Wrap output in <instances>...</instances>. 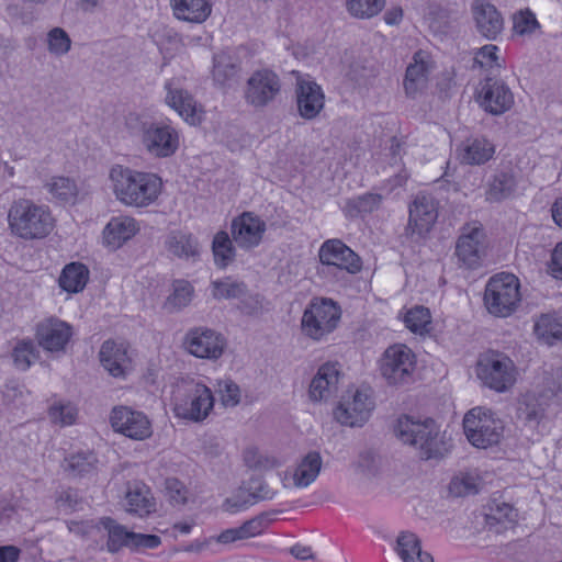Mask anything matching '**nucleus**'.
Instances as JSON below:
<instances>
[{"mask_svg": "<svg viewBox=\"0 0 562 562\" xmlns=\"http://www.w3.org/2000/svg\"><path fill=\"white\" fill-rule=\"evenodd\" d=\"M519 280L513 273H498L492 277L484 293L487 311L501 317L510 315L520 301Z\"/></svg>", "mask_w": 562, "mask_h": 562, "instance_id": "0eeeda50", "label": "nucleus"}, {"mask_svg": "<svg viewBox=\"0 0 562 562\" xmlns=\"http://www.w3.org/2000/svg\"><path fill=\"white\" fill-rule=\"evenodd\" d=\"M539 27L535 13L529 9L519 11L513 18V30L518 35L532 34Z\"/></svg>", "mask_w": 562, "mask_h": 562, "instance_id": "5fc2aeb1", "label": "nucleus"}, {"mask_svg": "<svg viewBox=\"0 0 562 562\" xmlns=\"http://www.w3.org/2000/svg\"><path fill=\"white\" fill-rule=\"evenodd\" d=\"M177 19L191 23L204 22L212 12L210 0H170Z\"/></svg>", "mask_w": 562, "mask_h": 562, "instance_id": "7c9ffc66", "label": "nucleus"}, {"mask_svg": "<svg viewBox=\"0 0 562 562\" xmlns=\"http://www.w3.org/2000/svg\"><path fill=\"white\" fill-rule=\"evenodd\" d=\"M321 263L330 269L345 270L356 274L362 268L360 257L340 239H327L318 249Z\"/></svg>", "mask_w": 562, "mask_h": 562, "instance_id": "dca6fc26", "label": "nucleus"}, {"mask_svg": "<svg viewBox=\"0 0 562 562\" xmlns=\"http://www.w3.org/2000/svg\"><path fill=\"white\" fill-rule=\"evenodd\" d=\"M238 66L227 55L214 57L212 77L220 87H229L238 74Z\"/></svg>", "mask_w": 562, "mask_h": 562, "instance_id": "79ce46f5", "label": "nucleus"}, {"mask_svg": "<svg viewBox=\"0 0 562 562\" xmlns=\"http://www.w3.org/2000/svg\"><path fill=\"white\" fill-rule=\"evenodd\" d=\"M212 251L215 265L220 268H226L236 256L235 247L228 234L224 231L216 233L212 243Z\"/></svg>", "mask_w": 562, "mask_h": 562, "instance_id": "a19ab883", "label": "nucleus"}, {"mask_svg": "<svg viewBox=\"0 0 562 562\" xmlns=\"http://www.w3.org/2000/svg\"><path fill=\"white\" fill-rule=\"evenodd\" d=\"M548 271L553 278L562 280V241L552 250Z\"/></svg>", "mask_w": 562, "mask_h": 562, "instance_id": "0e129e2a", "label": "nucleus"}, {"mask_svg": "<svg viewBox=\"0 0 562 562\" xmlns=\"http://www.w3.org/2000/svg\"><path fill=\"white\" fill-rule=\"evenodd\" d=\"M21 552L20 548L12 544L0 546V562H18Z\"/></svg>", "mask_w": 562, "mask_h": 562, "instance_id": "338daca9", "label": "nucleus"}, {"mask_svg": "<svg viewBox=\"0 0 562 562\" xmlns=\"http://www.w3.org/2000/svg\"><path fill=\"white\" fill-rule=\"evenodd\" d=\"M100 527L108 533L106 550L111 553L119 552L123 547L128 546L132 531L123 525L117 524L111 517L100 518Z\"/></svg>", "mask_w": 562, "mask_h": 562, "instance_id": "4c0bfd02", "label": "nucleus"}, {"mask_svg": "<svg viewBox=\"0 0 562 562\" xmlns=\"http://www.w3.org/2000/svg\"><path fill=\"white\" fill-rule=\"evenodd\" d=\"M471 13L476 32L490 41H495L504 30V19L497 8L485 1L474 0Z\"/></svg>", "mask_w": 562, "mask_h": 562, "instance_id": "5701e85b", "label": "nucleus"}, {"mask_svg": "<svg viewBox=\"0 0 562 562\" xmlns=\"http://www.w3.org/2000/svg\"><path fill=\"white\" fill-rule=\"evenodd\" d=\"M165 88L167 90V104L175 109L187 122L191 124L199 122L196 102L193 97L186 90L173 88L171 81L166 82Z\"/></svg>", "mask_w": 562, "mask_h": 562, "instance_id": "c85d7f7f", "label": "nucleus"}, {"mask_svg": "<svg viewBox=\"0 0 562 562\" xmlns=\"http://www.w3.org/2000/svg\"><path fill=\"white\" fill-rule=\"evenodd\" d=\"M183 345L186 350L195 358L217 360L225 350L226 339L214 329L195 327L186 334Z\"/></svg>", "mask_w": 562, "mask_h": 562, "instance_id": "4468645a", "label": "nucleus"}, {"mask_svg": "<svg viewBox=\"0 0 562 562\" xmlns=\"http://www.w3.org/2000/svg\"><path fill=\"white\" fill-rule=\"evenodd\" d=\"M535 333L540 340L552 346L562 340V322L549 314L541 315L535 324Z\"/></svg>", "mask_w": 562, "mask_h": 562, "instance_id": "ea45409f", "label": "nucleus"}, {"mask_svg": "<svg viewBox=\"0 0 562 562\" xmlns=\"http://www.w3.org/2000/svg\"><path fill=\"white\" fill-rule=\"evenodd\" d=\"M415 366V353L402 344L386 348L380 360L381 374L391 385L407 383L412 379Z\"/></svg>", "mask_w": 562, "mask_h": 562, "instance_id": "1a4fd4ad", "label": "nucleus"}, {"mask_svg": "<svg viewBox=\"0 0 562 562\" xmlns=\"http://www.w3.org/2000/svg\"><path fill=\"white\" fill-rule=\"evenodd\" d=\"M125 507L128 513L144 517L155 510V503L144 484L133 483L127 486Z\"/></svg>", "mask_w": 562, "mask_h": 562, "instance_id": "2f4dec72", "label": "nucleus"}, {"mask_svg": "<svg viewBox=\"0 0 562 562\" xmlns=\"http://www.w3.org/2000/svg\"><path fill=\"white\" fill-rule=\"evenodd\" d=\"M67 528L71 533H75L80 537H91L97 531L100 530V519L98 521L87 520V521H77L69 520L67 521Z\"/></svg>", "mask_w": 562, "mask_h": 562, "instance_id": "052dcab7", "label": "nucleus"}, {"mask_svg": "<svg viewBox=\"0 0 562 562\" xmlns=\"http://www.w3.org/2000/svg\"><path fill=\"white\" fill-rule=\"evenodd\" d=\"M463 429L472 446L486 449L501 442L504 423L491 409L477 406L464 415Z\"/></svg>", "mask_w": 562, "mask_h": 562, "instance_id": "39448f33", "label": "nucleus"}, {"mask_svg": "<svg viewBox=\"0 0 562 562\" xmlns=\"http://www.w3.org/2000/svg\"><path fill=\"white\" fill-rule=\"evenodd\" d=\"M139 231L135 218L131 216H114L103 229V240L112 249L120 248Z\"/></svg>", "mask_w": 562, "mask_h": 562, "instance_id": "bb28decb", "label": "nucleus"}, {"mask_svg": "<svg viewBox=\"0 0 562 562\" xmlns=\"http://www.w3.org/2000/svg\"><path fill=\"white\" fill-rule=\"evenodd\" d=\"M394 434L403 443L416 448L424 460L442 458L449 450L438 425L431 418L415 420L404 415L397 419Z\"/></svg>", "mask_w": 562, "mask_h": 562, "instance_id": "7ed1b4c3", "label": "nucleus"}, {"mask_svg": "<svg viewBox=\"0 0 562 562\" xmlns=\"http://www.w3.org/2000/svg\"><path fill=\"white\" fill-rule=\"evenodd\" d=\"M89 279V270L85 265L71 262L67 265L58 279L59 286L68 293L82 291Z\"/></svg>", "mask_w": 562, "mask_h": 562, "instance_id": "c9c22d12", "label": "nucleus"}, {"mask_svg": "<svg viewBox=\"0 0 562 562\" xmlns=\"http://www.w3.org/2000/svg\"><path fill=\"white\" fill-rule=\"evenodd\" d=\"M47 45L50 54L61 56L71 48V40L61 27H54L47 34Z\"/></svg>", "mask_w": 562, "mask_h": 562, "instance_id": "864d4df0", "label": "nucleus"}, {"mask_svg": "<svg viewBox=\"0 0 562 562\" xmlns=\"http://www.w3.org/2000/svg\"><path fill=\"white\" fill-rule=\"evenodd\" d=\"M212 288L213 297L216 300L238 299L247 292V286L244 282L232 281L229 278L213 281Z\"/></svg>", "mask_w": 562, "mask_h": 562, "instance_id": "de8ad7c7", "label": "nucleus"}, {"mask_svg": "<svg viewBox=\"0 0 562 562\" xmlns=\"http://www.w3.org/2000/svg\"><path fill=\"white\" fill-rule=\"evenodd\" d=\"M281 93L280 77L272 70H256L248 78L244 98L247 104L262 109L276 101Z\"/></svg>", "mask_w": 562, "mask_h": 562, "instance_id": "f8f14e48", "label": "nucleus"}, {"mask_svg": "<svg viewBox=\"0 0 562 562\" xmlns=\"http://www.w3.org/2000/svg\"><path fill=\"white\" fill-rule=\"evenodd\" d=\"M486 235L481 224L468 223L461 227L456 244V256L465 268L481 267L486 256Z\"/></svg>", "mask_w": 562, "mask_h": 562, "instance_id": "9b49d317", "label": "nucleus"}, {"mask_svg": "<svg viewBox=\"0 0 562 562\" xmlns=\"http://www.w3.org/2000/svg\"><path fill=\"white\" fill-rule=\"evenodd\" d=\"M395 551L403 562H434L431 554L422 550L420 540L413 532L400 533Z\"/></svg>", "mask_w": 562, "mask_h": 562, "instance_id": "72a5a7b5", "label": "nucleus"}, {"mask_svg": "<svg viewBox=\"0 0 562 562\" xmlns=\"http://www.w3.org/2000/svg\"><path fill=\"white\" fill-rule=\"evenodd\" d=\"M323 465L319 452L310 451L296 465L293 472V485L299 488L310 486L318 476Z\"/></svg>", "mask_w": 562, "mask_h": 562, "instance_id": "473e14b6", "label": "nucleus"}, {"mask_svg": "<svg viewBox=\"0 0 562 562\" xmlns=\"http://www.w3.org/2000/svg\"><path fill=\"white\" fill-rule=\"evenodd\" d=\"M385 0H347L348 12L358 19H370L380 13Z\"/></svg>", "mask_w": 562, "mask_h": 562, "instance_id": "09e8293b", "label": "nucleus"}, {"mask_svg": "<svg viewBox=\"0 0 562 562\" xmlns=\"http://www.w3.org/2000/svg\"><path fill=\"white\" fill-rule=\"evenodd\" d=\"M194 296L193 285L183 279L172 282V292L165 302V308L171 313L179 312L187 307Z\"/></svg>", "mask_w": 562, "mask_h": 562, "instance_id": "58836bf2", "label": "nucleus"}, {"mask_svg": "<svg viewBox=\"0 0 562 562\" xmlns=\"http://www.w3.org/2000/svg\"><path fill=\"white\" fill-rule=\"evenodd\" d=\"M77 416L78 409L70 402H57L48 408L50 422L60 427L74 425Z\"/></svg>", "mask_w": 562, "mask_h": 562, "instance_id": "a18cd8bd", "label": "nucleus"}, {"mask_svg": "<svg viewBox=\"0 0 562 562\" xmlns=\"http://www.w3.org/2000/svg\"><path fill=\"white\" fill-rule=\"evenodd\" d=\"M165 249L175 258L196 261L201 255V246L198 238L187 232L172 231L165 239Z\"/></svg>", "mask_w": 562, "mask_h": 562, "instance_id": "a878e982", "label": "nucleus"}, {"mask_svg": "<svg viewBox=\"0 0 562 562\" xmlns=\"http://www.w3.org/2000/svg\"><path fill=\"white\" fill-rule=\"evenodd\" d=\"M98 458L92 451H78L65 458L64 471L71 477H82L97 471Z\"/></svg>", "mask_w": 562, "mask_h": 562, "instance_id": "f704fd0d", "label": "nucleus"}, {"mask_svg": "<svg viewBox=\"0 0 562 562\" xmlns=\"http://www.w3.org/2000/svg\"><path fill=\"white\" fill-rule=\"evenodd\" d=\"M476 374L485 386L503 393L515 384L517 372L510 358L493 355L479 361Z\"/></svg>", "mask_w": 562, "mask_h": 562, "instance_id": "9d476101", "label": "nucleus"}, {"mask_svg": "<svg viewBox=\"0 0 562 562\" xmlns=\"http://www.w3.org/2000/svg\"><path fill=\"white\" fill-rule=\"evenodd\" d=\"M243 539H247L261 532V520L250 519L238 527Z\"/></svg>", "mask_w": 562, "mask_h": 562, "instance_id": "69168bd1", "label": "nucleus"}, {"mask_svg": "<svg viewBox=\"0 0 562 562\" xmlns=\"http://www.w3.org/2000/svg\"><path fill=\"white\" fill-rule=\"evenodd\" d=\"M215 391L218 393L225 407H234L240 402V389L231 379L217 380Z\"/></svg>", "mask_w": 562, "mask_h": 562, "instance_id": "603ef678", "label": "nucleus"}, {"mask_svg": "<svg viewBox=\"0 0 562 562\" xmlns=\"http://www.w3.org/2000/svg\"><path fill=\"white\" fill-rule=\"evenodd\" d=\"M234 241L244 249L257 247L266 232V223L251 212H244L232 221Z\"/></svg>", "mask_w": 562, "mask_h": 562, "instance_id": "4be33fe9", "label": "nucleus"}, {"mask_svg": "<svg viewBox=\"0 0 562 562\" xmlns=\"http://www.w3.org/2000/svg\"><path fill=\"white\" fill-rule=\"evenodd\" d=\"M382 202L383 196L381 194L368 192L346 200L342 211L347 217H357L376 211Z\"/></svg>", "mask_w": 562, "mask_h": 562, "instance_id": "e433bc0d", "label": "nucleus"}, {"mask_svg": "<svg viewBox=\"0 0 562 562\" xmlns=\"http://www.w3.org/2000/svg\"><path fill=\"white\" fill-rule=\"evenodd\" d=\"M55 502L58 508L65 513H71L79 507L81 498L76 490L67 488L57 494Z\"/></svg>", "mask_w": 562, "mask_h": 562, "instance_id": "bf43d9fd", "label": "nucleus"}, {"mask_svg": "<svg viewBox=\"0 0 562 562\" xmlns=\"http://www.w3.org/2000/svg\"><path fill=\"white\" fill-rule=\"evenodd\" d=\"M517 181L510 169L497 170L490 179L485 191V200L490 203L502 202L516 190Z\"/></svg>", "mask_w": 562, "mask_h": 562, "instance_id": "c756f323", "label": "nucleus"}, {"mask_svg": "<svg viewBox=\"0 0 562 562\" xmlns=\"http://www.w3.org/2000/svg\"><path fill=\"white\" fill-rule=\"evenodd\" d=\"M295 100L300 116L308 121L316 119L325 106V93L314 80L297 79Z\"/></svg>", "mask_w": 562, "mask_h": 562, "instance_id": "aec40b11", "label": "nucleus"}, {"mask_svg": "<svg viewBox=\"0 0 562 562\" xmlns=\"http://www.w3.org/2000/svg\"><path fill=\"white\" fill-rule=\"evenodd\" d=\"M497 50L498 47L496 45H484L475 54L474 64L480 65V67H493L494 65L499 66L497 63Z\"/></svg>", "mask_w": 562, "mask_h": 562, "instance_id": "e2e57ef3", "label": "nucleus"}, {"mask_svg": "<svg viewBox=\"0 0 562 562\" xmlns=\"http://www.w3.org/2000/svg\"><path fill=\"white\" fill-rule=\"evenodd\" d=\"M142 144L155 158H168L175 155L180 145L179 132L164 122H139Z\"/></svg>", "mask_w": 562, "mask_h": 562, "instance_id": "6e6552de", "label": "nucleus"}, {"mask_svg": "<svg viewBox=\"0 0 562 562\" xmlns=\"http://www.w3.org/2000/svg\"><path fill=\"white\" fill-rule=\"evenodd\" d=\"M516 516L514 508L504 503L502 506L492 509V513L487 515V522L491 527L494 524H502L506 529L515 522Z\"/></svg>", "mask_w": 562, "mask_h": 562, "instance_id": "6e6d98bb", "label": "nucleus"}, {"mask_svg": "<svg viewBox=\"0 0 562 562\" xmlns=\"http://www.w3.org/2000/svg\"><path fill=\"white\" fill-rule=\"evenodd\" d=\"M254 490L252 497L261 501L272 499L276 495V492L269 487L265 482H259L258 486L251 487Z\"/></svg>", "mask_w": 562, "mask_h": 562, "instance_id": "774afa93", "label": "nucleus"}, {"mask_svg": "<svg viewBox=\"0 0 562 562\" xmlns=\"http://www.w3.org/2000/svg\"><path fill=\"white\" fill-rule=\"evenodd\" d=\"M406 234L424 237L432 228L438 217V202L431 194L418 193L409 204Z\"/></svg>", "mask_w": 562, "mask_h": 562, "instance_id": "2eb2a0df", "label": "nucleus"}, {"mask_svg": "<svg viewBox=\"0 0 562 562\" xmlns=\"http://www.w3.org/2000/svg\"><path fill=\"white\" fill-rule=\"evenodd\" d=\"M540 397L544 400L562 398V368H552L544 372Z\"/></svg>", "mask_w": 562, "mask_h": 562, "instance_id": "3c124183", "label": "nucleus"}, {"mask_svg": "<svg viewBox=\"0 0 562 562\" xmlns=\"http://www.w3.org/2000/svg\"><path fill=\"white\" fill-rule=\"evenodd\" d=\"M477 101L487 113L501 115L513 106L514 94L505 82L486 78L479 92Z\"/></svg>", "mask_w": 562, "mask_h": 562, "instance_id": "6ab92c4d", "label": "nucleus"}, {"mask_svg": "<svg viewBox=\"0 0 562 562\" xmlns=\"http://www.w3.org/2000/svg\"><path fill=\"white\" fill-rule=\"evenodd\" d=\"M449 491L458 497L477 493L476 486L471 476L453 479L449 484Z\"/></svg>", "mask_w": 562, "mask_h": 562, "instance_id": "680f3d73", "label": "nucleus"}, {"mask_svg": "<svg viewBox=\"0 0 562 562\" xmlns=\"http://www.w3.org/2000/svg\"><path fill=\"white\" fill-rule=\"evenodd\" d=\"M8 224L13 236L33 240L48 236L54 229L55 220L47 205L22 198L11 203Z\"/></svg>", "mask_w": 562, "mask_h": 562, "instance_id": "f03ea898", "label": "nucleus"}, {"mask_svg": "<svg viewBox=\"0 0 562 562\" xmlns=\"http://www.w3.org/2000/svg\"><path fill=\"white\" fill-rule=\"evenodd\" d=\"M72 335V326L57 317H48L36 325L38 346L52 353H64Z\"/></svg>", "mask_w": 562, "mask_h": 562, "instance_id": "a211bd4d", "label": "nucleus"}, {"mask_svg": "<svg viewBox=\"0 0 562 562\" xmlns=\"http://www.w3.org/2000/svg\"><path fill=\"white\" fill-rule=\"evenodd\" d=\"M430 68L429 55L426 52L418 50L413 55L404 78V89L407 97L415 98L426 89Z\"/></svg>", "mask_w": 562, "mask_h": 562, "instance_id": "393cba45", "label": "nucleus"}, {"mask_svg": "<svg viewBox=\"0 0 562 562\" xmlns=\"http://www.w3.org/2000/svg\"><path fill=\"white\" fill-rule=\"evenodd\" d=\"M213 406L212 391L201 382H183L175 393L173 413L179 418L201 422L209 416Z\"/></svg>", "mask_w": 562, "mask_h": 562, "instance_id": "20e7f679", "label": "nucleus"}, {"mask_svg": "<svg viewBox=\"0 0 562 562\" xmlns=\"http://www.w3.org/2000/svg\"><path fill=\"white\" fill-rule=\"evenodd\" d=\"M494 154V144L483 136L468 138L459 147L460 161L471 166L484 165Z\"/></svg>", "mask_w": 562, "mask_h": 562, "instance_id": "cd10ccee", "label": "nucleus"}, {"mask_svg": "<svg viewBox=\"0 0 562 562\" xmlns=\"http://www.w3.org/2000/svg\"><path fill=\"white\" fill-rule=\"evenodd\" d=\"M111 189L122 204L146 207L160 194L161 179L151 172H143L123 165H114L109 172Z\"/></svg>", "mask_w": 562, "mask_h": 562, "instance_id": "f257e3e1", "label": "nucleus"}, {"mask_svg": "<svg viewBox=\"0 0 562 562\" xmlns=\"http://www.w3.org/2000/svg\"><path fill=\"white\" fill-rule=\"evenodd\" d=\"M161 543L160 537L156 535H145L132 531L127 548L132 551H142L145 549H155Z\"/></svg>", "mask_w": 562, "mask_h": 562, "instance_id": "13d9d810", "label": "nucleus"}, {"mask_svg": "<svg viewBox=\"0 0 562 562\" xmlns=\"http://www.w3.org/2000/svg\"><path fill=\"white\" fill-rule=\"evenodd\" d=\"M44 187L54 198L64 202L75 200L78 193L77 184L68 177H52Z\"/></svg>", "mask_w": 562, "mask_h": 562, "instance_id": "c03bdc74", "label": "nucleus"}, {"mask_svg": "<svg viewBox=\"0 0 562 562\" xmlns=\"http://www.w3.org/2000/svg\"><path fill=\"white\" fill-rule=\"evenodd\" d=\"M375 403L369 389H358L351 397L341 401L334 411L335 419L349 427H362L374 411Z\"/></svg>", "mask_w": 562, "mask_h": 562, "instance_id": "ddd939ff", "label": "nucleus"}, {"mask_svg": "<svg viewBox=\"0 0 562 562\" xmlns=\"http://www.w3.org/2000/svg\"><path fill=\"white\" fill-rule=\"evenodd\" d=\"M38 355L37 347L32 340L19 341L12 351L14 366L22 371L27 370L38 358Z\"/></svg>", "mask_w": 562, "mask_h": 562, "instance_id": "49530a36", "label": "nucleus"}, {"mask_svg": "<svg viewBox=\"0 0 562 562\" xmlns=\"http://www.w3.org/2000/svg\"><path fill=\"white\" fill-rule=\"evenodd\" d=\"M114 431L134 440H144L151 436V424L148 417L127 406L114 407L110 416Z\"/></svg>", "mask_w": 562, "mask_h": 562, "instance_id": "f3484780", "label": "nucleus"}, {"mask_svg": "<svg viewBox=\"0 0 562 562\" xmlns=\"http://www.w3.org/2000/svg\"><path fill=\"white\" fill-rule=\"evenodd\" d=\"M544 398L537 397L532 394H527L522 397L517 408L518 418L526 423H539L544 416L546 403Z\"/></svg>", "mask_w": 562, "mask_h": 562, "instance_id": "37998d69", "label": "nucleus"}, {"mask_svg": "<svg viewBox=\"0 0 562 562\" xmlns=\"http://www.w3.org/2000/svg\"><path fill=\"white\" fill-rule=\"evenodd\" d=\"M169 501L173 505H184L188 501L189 491L186 485L176 477H169L165 483Z\"/></svg>", "mask_w": 562, "mask_h": 562, "instance_id": "4d7b16f0", "label": "nucleus"}, {"mask_svg": "<svg viewBox=\"0 0 562 562\" xmlns=\"http://www.w3.org/2000/svg\"><path fill=\"white\" fill-rule=\"evenodd\" d=\"M340 306L331 299L315 297L305 308L301 327L305 336L313 340H322L333 333L340 321Z\"/></svg>", "mask_w": 562, "mask_h": 562, "instance_id": "423d86ee", "label": "nucleus"}, {"mask_svg": "<svg viewBox=\"0 0 562 562\" xmlns=\"http://www.w3.org/2000/svg\"><path fill=\"white\" fill-rule=\"evenodd\" d=\"M100 363L113 378L124 379L132 368L128 346L124 341L105 340L99 351Z\"/></svg>", "mask_w": 562, "mask_h": 562, "instance_id": "412c9836", "label": "nucleus"}, {"mask_svg": "<svg viewBox=\"0 0 562 562\" xmlns=\"http://www.w3.org/2000/svg\"><path fill=\"white\" fill-rule=\"evenodd\" d=\"M430 312L427 307L424 306H415L411 308L404 317V323L406 327L411 331L420 335L428 331V326L430 325Z\"/></svg>", "mask_w": 562, "mask_h": 562, "instance_id": "8fccbe9b", "label": "nucleus"}, {"mask_svg": "<svg viewBox=\"0 0 562 562\" xmlns=\"http://www.w3.org/2000/svg\"><path fill=\"white\" fill-rule=\"evenodd\" d=\"M340 380L338 363L321 366L310 383L308 396L313 402H326L336 395Z\"/></svg>", "mask_w": 562, "mask_h": 562, "instance_id": "b1692460", "label": "nucleus"}]
</instances>
